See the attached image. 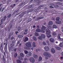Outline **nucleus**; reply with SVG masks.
Wrapping results in <instances>:
<instances>
[{
    "label": "nucleus",
    "mask_w": 63,
    "mask_h": 63,
    "mask_svg": "<svg viewBox=\"0 0 63 63\" xmlns=\"http://www.w3.org/2000/svg\"><path fill=\"white\" fill-rule=\"evenodd\" d=\"M26 45L27 47V48L26 47H25L24 48L25 49L29 50V49H31V51H33L34 50V49H33L32 47V46L30 42H27L26 44Z\"/></svg>",
    "instance_id": "1"
},
{
    "label": "nucleus",
    "mask_w": 63,
    "mask_h": 63,
    "mask_svg": "<svg viewBox=\"0 0 63 63\" xmlns=\"http://www.w3.org/2000/svg\"><path fill=\"white\" fill-rule=\"evenodd\" d=\"M46 36L48 38H49L50 37H51L52 36L50 34V30L48 29H46ZM48 35H49L48 36Z\"/></svg>",
    "instance_id": "2"
},
{
    "label": "nucleus",
    "mask_w": 63,
    "mask_h": 63,
    "mask_svg": "<svg viewBox=\"0 0 63 63\" xmlns=\"http://www.w3.org/2000/svg\"><path fill=\"white\" fill-rule=\"evenodd\" d=\"M20 57L19 56H18V58L20 60H23V58L22 57H24V54L22 53H21L20 54Z\"/></svg>",
    "instance_id": "3"
},
{
    "label": "nucleus",
    "mask_w": 63,
    "mask_h": 63,
    "mask_svg": "<svg viewBox=\"0 0 63 63\" xmlns=\"http://www.w3.org/2000/svg\"><path fill=\"white\" fill-rule=\"evenodd\" d=\"M41 36L39 37L38 39L40 40H42L43 39H45L46 38V35L44 34H42L41 35Z\"/></svg>",
    "instance_id": "4"
},
{
    "label": "nucleus",
    "mask_w": 63,
    "mask_h": 63,
    "mask_svg": "<svg viewBox=\"0 0 63 63\" xmlns=\"http://www.w3.org/2000/svg\"><path fill=\"white\" fill-rule=\"evenodd\" d=\"M46 29V27L44 26H42L41 28V32L42 33H45Z\"/></svg>",
    "instance_id": "5"
},
{
    "label": "nucleus",
    "mask_w": 63,
    "mask_h": 63,
    "mask_svg": "<svg viewBox=\"0 0 63 63\" xmlns=\"http://www.w3.org/2000/svg\"><path fill=\"white\" fill-rule=\"evenodd\" d=\"M53 24V22L52 21H50L48 23V25L47 26V27L49 29H51V27L49 25H52Z\"/></svg>",
    "instance_id": "6"
},
{
    "label": "nucleus",
    "mask_w": 63,
    "mask_h": 63,
    "mask_svg": "<svg viewBox=\"0 0 63 63\" xmlns=\"http://www.w3.org/2000/svg\"><path fill=\"white\" fill-rule=\"evenodd\" d=\"M29 60L32 63H34L35 62V59L32 57H31L29 59Z\"/></svg>",
    "instance_id": "7"
},
{
    "label": "nucleus",
    "mask_w": 63,
    "mask_h": 63,
    "mask_svg": "<svg viewBox=\"0 0 63 63\" xmlns=\"http://www.w3.org/2000/svg\"><path fill=\"white\" fill-rule=\"evenodd\" d=\"M44 49L46 51H47L49 50V48L47 46H46L44 47Z\"/></svg>",
    "instance_id": "8"
},
{
    "label": "nucleus",
    "mask_w": 63,
    "mask_h": 63,
    "mask_svg": "<svg viewBox=\"0 0 63 63\" xmlns=\"http://www.w3.org/2000/svg\"><path fill=\"white\" fill-rule=\"evenodd\" d=\"M32 55V53L30 52H28L27 54H26V56L27 57H30Z\"/></svg>",
    "instance_id": "9"
},
{
    "label": "nucleus",
    "mask_w": 63,
    "mask_h": 63,
    "mask_svg": "<svg viewBox=\"0 0 63 63\" xmlns=\"http://www.w3.org/2000/svg\"><path fill=\"white\" fill-rule=\"evenodd\" d=\"M50 42L51 43H53L54 42V39L53 38H50L49 40Z\"/></svg>",
    "instance_id": "10"
},
{
    "label": "nucleus",
    "mask_w": 63,
    "mask_h": 63,
    "mask_svg": "<svg viewBox=\"0 0 63 63\" xmlns=\"http://www.w3.org/2000/svg\"><path fill=\"white\" fill-rule=\"evenodd\" d=\"M60 36H61V34H59L58 35V38L59 40H61V41H62V40H63V39H62L60 37Z\"/></svg>",
    "instance_id": "11"
},
{
    "label": "nucleus",
    "mask_w": 63,
    "mask_h": 63,
    "mask_svg": "<svg viewBox=\"0 0 63 63\" xmlns=\"http://www.w3.org/2000/svg\"><path fill=\"white\" fill-rule=\"evenodd\" d=\"M48 53L45 52L43 53V54L44 56H47V55H48Z\"/></svg>",
    "instance_id": "12"
},
{
    "label": "nucleus",
    "mask_w": 63,
    "mask_h": 63,
    "mask_svg": "<svg viewBox=\"0 0 63 63\" xmlns=\"http://www.w3.org/2000/svg\"><path fill=\"white\" fill-rule=\"evenodd\" d=\"M51 52L53 53H54L55 52V51L53 48H52L51 49Z\"/></svg>",
    "instance_id": "13"
},
{
    "label": "nucleus",
    "mask_w": 63,
    "mask_h": 63,
    "mask_svg": "<svg viewBox=\"0 0 63 63\" xmlns=\"http://www.w3.org/2000/svg\"><path fill=\"white\" fill-rule=\"evenodd\" d=\"M59 46L60 47L63 48V42H62V43H60L59 45Z\"/></svg>",
    "instance_id": "14"
},
{
    "label": "nucleus",
    "mask_w": 63,
    "mask_h": 63,
    "mask_svg": "<svg viewBox=\"0 0 63 63\" xmlns=\"http://www.w3.org/2000/svg\"><path fill=\"white\" fill-rule=\"evenodd\" d=\"M36 32H42V30H40V29H37L36 30Z\"/></svg>",
    "instance_id": "15"
},
{
    "label": "nucleus",
    "mask_w": 63,
    "mask_h": 63,
    "mask_svg": "<svg viewBox=\"0 0 63 63\" xmlns=\"http://www.w3.org/2000/svg\"><path fill=\"white\" fill-rule=\"evenodd\" d=\"M52 28L53 29L54 28L56 29V28H57V27L56 25H53Z\"/></svg>",
    "instance_id": "16"
},
{
    "label": "nucleus",
    "mask_w": 63,
    "mask_h": 63,
    "mask_svg": "<svg viewBox=\"0 0 63 63\" xmlns=\"http://www.w3.org/2000/svg\"><path fill=\"white\" fill-rule=\"evenodd\" d=\"M56 23L58 24H61V22L60 21H56Z\"/></svg>",
    "instance_id": "17"
},
{
    "label": "nucleus",
    "mask_w": 63,
    "mask_h": 63,
    "mask_svg": "<svg viewBox=\"0 0 63 63\" xmlns=\"http://www.w3.org/2000/svg\"><path fill=\"white\" fill-rule=\"evenodd\" d=\"M32 46L34 47H36V44L35 42H33L32 43Z\"/></svg>",
    "instance_id": "18"
},
{
    "label": "nucleus",
    "mask_w": 63,
    "mask_h": 63,
    "mask_svg": "<svg viewBox=\"0 0 63 63\" xmlns=\"http://www.w3.org/2000/svg\"><path fill=\"white\" fill-rule=\"evenodd\" d=\"M28 40V38H27V37H26L24 40V42H26Z\"/></svg>",
    "instance_id": "19"
},
{
    "label": "nucleus",
    "mask_w": 63,
    "mask_h": 63,
    "mask_svg": "<svg viewBox=\"0 0 63 63\" xmlns=\"http://www.w3.org/2000/svg\"><path fill=\"white\" fill-rule=\"evenodd\" d=\"M55 47L58 50H60V49H61V48H60V47H59L55 46Z\"/></svg>",
    "instance_id": "20"
},
{
    "label": "nucleus",
    "mask_w": 63,
    "mask_h": 63,
    "mask_svg": "<svg viewBox=\"0 0 63 63\" xmlns=\"http://www.w3.org/2000/svg\"><path fill=\"white\" fill-rule=\"evenodd\" d=\"M33 56L34 58H37L38 57V56L35 54H33Z\"/></svg>",
    "instance_id": "21"
},
{
    "label": "nucleus",
    "mask_w": 63,
    "mask_h": 63,
    "mask_svg": "<svg viewBox=\"0 0 63 63\" xmlns=\"http://www.w3.org/2000/svg\"><path fill=\"white\" fill-rule=\"evenodd\" d=\"M12 43L13 44H13H12L11 45V47H14V45H15V41H13L12 42Z\"/></svg>",
    "instance_id": "22"
},
{
    "label": "nucleus",
    "mask_w": 63,
    "mask_h": 63,
    "mask_svg": "<svg viewBox=\"0 0 63 63\" xmlns=\"http://www.w3.org/2000/svg\"><path fill=\"white\" fill-rule=\"evenodd\" d=\"M42 60V58L41 56H40L39 57V59H38L39 61H40Z\"/></svg>",
    "instance_id": "23"
},
{
    "label": "nucleus",
    "mask_w": 63,
    "mask_h": 63,
    "mask_svg": "<svg viewBox=\"0 0 63 63\" xmlns=\"http://www.w3.org/2000/svg\"><path fill=\"white\" fill-rule=\"evenodd\" d=\"M17 63H21V61L19 60H17Z\"/></svg>",
    "instance_id": "24"
},
{
    "label": "nucleus",
    "mask_w": 63,
    "mask_h": 63,
    "mask_svg": "<svg viewBox=\"0 0 63 63\" xmlns=\"http://www.w3.org/2000/svg\"><path fill=\"white\" fill-rule=\"evenodd\" d=\"M24 52L25 53V54H27V53H28V51L25 50L24 51Z\"/></svg>",
    "instance_id": "25"
},
{
    "label": "nucleus",
    "mask_w": 63,
    "mask_h": 63,
    "mask_svg": "<svg viewBox=\"0 0 63 63\" xmlns=\"http://www.w3.org/2000/svg\"><path fill=\"white\" fill-rule=\"evenodd\" d=\"M56 19L57 21H58V20H59L60 19V17H56Z\"/></svg>",
    "instance_id": "26"
},
{
    "label": "nucleus",
    "mask_w": 63,
    "mask_h": 63,
    "mask_svg": "<svg viewBox=\"0 0 63 63\" xmlns=\"http://www.w3.org/2000/svg\"><path fill=\"white\" fill-rule=\"evenodd\" d=\"M48 54L47 55V56L48 57L50 58V57H51V55L49 53H48Z\"/></svg>",
    "instance_id": "27"
},
{
    "label": "nucleus",
    "mask_w": 63,
    "mask_h": 63,
    "mask_svg": "<svg viewBox=\"0 0 63 63\" xmlns=\"http://www.w3.org/2000/svg\"><path fill=\"white\" fill-rule=\"evenodd\" d=\"M35 35L36 36H39V33L37 32H35Z\"/></svg>",
    "instance_id": "28"
},
{
    "label": "nucleus",
    "mask_w": 63,
    "mask_h": 63,
    "mask_svg": "<svg viewBox=\"0 0 63 63\" xmlns=\"http://www.w3.org/2000/svg\"><path fill=\"white\" fill-rule=\"evenodd\" d=\"M33 40H34V41H37V38H36V37L35 36L33 37Z\"/></svg>",
    "instance_id": "29"
},
{
    "label": "nucleus",
    "mask_w": 63,
    "mask_h": 63,
    "mask_svg": "<svg viewBox=\"0 0 63 63\" xmlns=\"http://www.w3.org/2000/svg\"><path fill=\"white\" fill-rule=\"evenodd\" d=\"M27 30H26L25 31V32H24V34H27Z\"/></svg>",
    "instance_id": "30"
},
{
    "label": "nucleus",
    "mask_w": 63,
    "mask_h": 63,
    "mask_svg": "<svg viewBox=\"0 0 63 63\" xmlns=\"http://www.w3.org/2000/svg\"><path fill=\"white\" fill-rule=\"evenodd\" d=\"M21 29V28H20V27H19L18 28V31H20V30H20Z\"/></svg>",
    "instance_id": "31"
},
{
    "label": "nucleus",
    "mask_w": 63,
    "mask_h": 63,
    "mask_svg": "<svg viewBox=\"0 0 63 63\" xmlns=\"http://www.w3.org/2000/svg\"><path fill=\"white\" fill-rule=\"evenodd\" d=\"M18 37H19L20 38H22L23 37V36L21 35H19L18 36Z\"/></svg>",
    "instance_id": "32"
},
{
    "label": "nucleus",
    "mask_w": 63,
    "mask_h": 63,
    "mask_svg": "<svg viewBox=\"0 0 63 63\" xmlns=\"http://www.w3.org/2000/svg\"><path fill=\"white\" fill-rule=\"evenodd\" d=\"M14 48L13 47H12L10 48V50H14Z\"/></svg>",
    "instance_id": "33"
},
{
    "label": "nucleus",
    "mask_w": 63,
    "mask_h": 63,
    "mask_svg": "<svg viewBox=\"0 0 63 63\" xmlns=\"http://www.w3.org/2000/svg\"><path fill=\"white\" fill-rule=\"evenodd\" d=\"M53 36H55L56 35V33L54 32H53Z\"/></svg>",
    "instance_id": "34"
},
{
    "label": "nucleus",
    "mask_w": 63,
    "mask_h": 63,
    "mask_svg": "<svg viewBox=\"0 0 63 63\" xmlns=\"http://www.w3.org/2000/svg\"><path fill=\"white\" fill-rule=\"evenodd\" d=\"M2 60H3L4 62V63H6V59H2Z\"/></svg>",
    "instance_id": "35"
},
{
    "label": "nucleus",
    "mask_w": 63,
    "mask_h": 63,
    "mask_svg": "<svg viewBox=\"0 0 63 63\" xmlns=\"http://www.w3.org/2000/svg\"><path fill=\"white\" fill-rule=\"evenodd\" d=\"M44 18V17H39V19H43V18Z\"/></svg>",
    "instance_id": "36"
},
{
    "label": "nucleus",
    "mask_w": 63,
    "mask_h": 63,
    "mask_svg": "<svg viewBox=\"0 0 63 63\" xmlns=\"http://www.w3.org/2000/svg\"><path fill=\"white\" fill-rule=\"evenodd\" d=\"M46 42L48 45H50V44L49 43V41H47Z\"/></svg>",
    "instance_id": "37"
},
{
    "label": "nucleus",
    "mask_w": 63,
    "mask_h": 63,
    "mask_svg": "<svg viewBox=\"0 0 63 63\" xmlns=\"http://www.w3.org/2000/svg\"><path fill=\"white\" fill-rule=\"evenodd\" d=\"M11 16V15L10 14L7 17H8V18H10Z\"/></svg>",
    "instance_id": "38"
},
{
    "label": "nucleus",
    "mask_w": 63,
    "mask_h": 63,
    "mask_svg": "<svg viewBox=\"0 0 63 63\" xmlns=\"http://www.w3.org/2000/svg\"><path fill=\"white\" fill-rule=\"evenodd\" d=\"M43 44L44 45H45V46H46V43L45 42H44L43 43Z\"/></svg>",
    "instance_id": "39"
},
{
    "label": "nucleus",
    "mask_w": 63,
    "mask_h": 63,
    "mask_svg": "<svg viewBox=\"0 0 63 63\" xmlns=\"http://www.w3.org/2000/svg\"><path fill=\"white\" fill-rule=\"evenodd\" d=\"M43 5H41L40 6H39L38 7V8L40 9V8H41V7H43Z\"/></svg>",
    "instance_id": "40"
},
{
    "label": "nucleus",
    "mask_w": 63,
    "mask_h": 63,
    "mask_svg": "<svg viewBox=\"0 0 63 63\" xmlns=\"http://www.w3.org/2000/svg\"><path fill=\"white\" fill-rule=\"evenodd\" d=\"M17 56V53H16L15 55V57H16Z\"/></svg>",
    "instance_id": "41"
},
{
    "label": "nucleus",
    "mask_w": 63,
    "mask_h": 63,
    "mask_svg": "<svg viewBox=\"0 0 63 63\" xmlns=\"http://www.w3.org/2000/svg\"><path fill=\"white\" fill-rule=\"evenodd\" d=\"M7 44H6V45H5V48H7Z\"/></svg>",
    "instance_id": "42"
},
{
    "label": "nucleus",
    "mask_w": 63,
    "mask_h": 63,
    "mask_svg": "<svg viewBox=\"0 0 63 63\" xmlns=\"http://www.w3.org/2000/svg\"><path fill=\"white\" fill-rule=\"evenodd\" d=\"M22 63H27V62L26 61H24Z\"/></svg>",
    "instance_id": "43"
},
{
    "label": "nucleus",
    "mask_w": 63,
    "mask_h": 63,
    "mask_svg": "<svg viewBox=\"0 0 63 63\" xmlns=\"http://www.w3.org/2000/svg\"><path fill=\"white\" fill-rule=\"evenodd\" d=\"M24 60H27V61L28 60V59H27V58H25L24 59Z\"/></svg>",
    "instance_id": "44"
},
{
    "label": "nucleus",
    "mask_w": 63,
    "mask_h": 63,
    "mask_svg": "<svg viewBox=\"0 0 63 63\" xmlns=\"http://www.w3.org/2000/svg\"><path fill=\"white\" fill-rule=\"evenodd\" d=\"M61 55L62 56H63V52L61 53Z\"/></svg>",
    "instance_id": "45"
},
{
    "label": "nucleus",
    "mask_w": 63,
    "mask_h": 63,
    "mask_svg": "<svg viewBox=\"0 0 63 63\" xmlns=\"http://www.w3.org/2000/svg\"><path fill=\"white\" fill-rule=\"evenodd\" d=\"M38 51H40V49H37L36 50V51L37 52Z\"/></svg>",
    "instance_id": "46"
},
{
    "label": "nucleus",
    "mask_w": 63,
    "mask_h": 63,
    "mask_svg": "<svg viewBox=\"0 0 63 63\" xmlns=\"http://www.w3.org/2000/svg\"><path fill=\"white\" fill-rule=\"evenodd\" d=\"M45 59L46 60H47V59H48V58L47 57H45Z\"/></svg>",
    "instance_id": "47"
},
{
    "label": "nucleus",
    "mask_w": 63,
    "mask_h": 63,
    "mask_svg": "<svg viewBox=\"0 0 63 63\" xmlns=\"http://www.w3.org/2000/svg\"><path fill=\"white\" fill-rule=\"evenodd\" d=\"M4 59H5V58H4V56H3L2 60Z\"/></svg>",
    "instance_id": "48"
},
{
    "label": "nucleus",
    "mask_w": 63,
    "mask_h": 63,
    "mask_svg": "<svg viewBox=\"0 0 63 63\" xmlns=\"http://www.w3.org/2000/svg\"><path fill=\"white\" fill-rule=\"evenodd\" d=\"M15 6H16V4H14L13 5V7L12 6V8H13L14 7H15Z\"/></svg>",
    "instance_id": "49"
},
{
    "label": "nucleus",
    "mask_w": 63,
    "mask_h": 63,
    "mask_svg": "<svg viewBox=\"0 0 63 63\" xmlns=\"http://www.w3.org/2000/svg\"><path fill=\"white\" fill-rule=\"evenodd\" d=\"M16 48H15L14 49V51H16Z\"/></svg>",
    "instance_id": "50"
},
{
    "label": "nucleus",
    "mask_w": 63,
    "mask_h": 63,
    "mask_svg": "<svg viewBox=\"0 0 63 63\" xmlns=\"http://www.w3.org/2000/svg\"><path fill=\"white\" fill-rule=\"evenodd\" d=\"M32 7V6L31 5H30L29 6V8H31Z\"/></svg>",
    "instance_id": "51"
},
{
    "label": "nucleus",
    "mask_w": 63,
    "mask_h": 63,
    "mask_svg": "<svg viewBox=\"0 0 63 63\" xmlns=\"http://www.w3.org/2000/svg\"><path fill=\"white\" fill-rule=\"evenodd\" d=\"M49 7L50 8H54V7L52 6H50Z\"/></svg>",
    "instance_id": "52"
},
{
    "label": "nucleus",
    "mask_w": 63,
    "mask_h": 63,
    "mask_svg": "<svg viewBox=\"0 0 63 63\" xmlns=\"http://www.w3.org/2000/svg\"><path fill=\"white\" fill-rule=\"evenodd\" d=\"M4 8H3L1 10L2 12H3V11H4Z\"/></svg>",
    "instance_id": "53"
},
{
    "label": "nucleus",
    "mask_w": 63,
    "mask_h": 63,
    "mask_svg": "<svg viewBox=\"0 0 63 63\" xmlns=\"http://www.w3.org/2000/svg\"><path fill=\"white\" fill-rule=\"evenodd\" d=\"M50 5H51V6H53V5H54V4L53 3H52L50 4Z\"/></svg>",
    "instance_id": "54"
},
{
    "label": "nucleus",
    "mask_w": 63,
    "mask_h": 63,
    "mask_svg": "<svg viewBox=\"0 0 63 63\" xmlns=\"http://www.w3.org/2000/svg\"><path fill=\"white\" fill-rule=\"evenodd\" d=\"M52 20H55V19L53 18H52Z\"/></svg>",
    "instance_id": "55"
},
{
    "label": "nucleus",
    "mask_w": 63,
    "mask_h": 63,
    "mask_svg": "<svg viewBox=\"0 0 63 63\" xmlns=\"http://www.w3.org/2000/svg\"><path fill=\"white\" fill-rule=\"evenodd\" d=\"M16 35H17V33H18V32L17 31L16 32Z\"/></svg>",
    "instance_id": "56"
},
{
    "label": "nucleus",
    "mask_w": 63,
    "mask_h": 63,
    "mask_svg": "<svg viewBox=\"0 0 63 63\" xmlns=\"http://www.w3.org/2000/svg\"><path fill=\"white\" fill-rule=\"evenodd\" d=\"M59 1H60V2H61L63 0H58Z\"/></svg>",
    "instance_id": "57"
},
{
    "label": "nucleus",
    "mask_w": 63,
    "mask_h": 63,
    "mask_svg": "<svg viewBox=\"0 0 63 63\" xmlns=\"http://www.w3.org/2000/svg\"><path fill=\"white\" fill-rule=\"evenodd\" d=\"M61 59H63V57H61Z\"/></svg>",
    "instance_id": "58"
},
{
    "label": "nucleus",
    "mask_w": 63,
    "mask_h": 63,
    "mask_svg": "<svg viewBox=\"0 0 63 63\" xmlns=\"http://www.w3.org/2000/svg\"><path fill=\"white\" fill-rule=\"evenodd\" d=\"M19 43V42L18 41L17 43V45H18Z\"/></svg>",
    "instance_id": "59"
},
{
    "label": "nucleus",
    "mask_w": 63,
    "mask_h": 63,
    "mask_svg": "<svg viewBox=\"0 0 63 63\" xmlns=\"http://www.w3.org/2000/svg\"><path fill=\"white\" fill-rule=\"evenodd\" d=\"M36 27V26H33V28H35Z\"/></svg>",
    "instance_id": "60"
},
{
    "label": "nucleus",
    "mask_w": 63,
    "mask_h": 63,
    "mask_svg": "<svg viewBox=\"0 0 63 63\" xmlns=\"http://www.w3.org/2000/svg\"><path fill=\"white\" fill-rule=\"evenodd\" d=\"M55 43H56V44H57L58 43V42L57 41H56L55 42Z\"/></svg>",
    "instance_id": "61"
},
{
    "label": "nucleus",
    "mask_w": 63,
    "mask_h": 63,
    "mask_svg": "<svg viewBox=\"0 0 63 63\" xmlns=\"http://www.w3.org/2000/svg\"><path fill=\"white\" fill-rule=\"evenodd\" d=\"M46 23H44V25H46Z\"/></svg>",
    "instance_id": "62"
},
{
    "label": "nucleus",
    "mask_w": 63,
    "mask_h": 63,
    "mask_svg": "<svg viewBox=\"0 0 63 63\" xmlns=\"http://www.w3.org/2000/svg\"><path fill=\"white\" fill-rule=\"evenodd\" d=\"M21 44H19V46H21Z\"/></svg>",
    "instance_id": "63"
},
{
    "label": "nucleus",
    "mask_w": 63,
    "mask_h": 63,
    "mask_svg": "<svg viewBox=\"0 0 63 63\" xmlns=\"http://www.w3.org/2000/svg\"><path fill=\"white\" fill-rule=\"evenodd\" d=\"M37 28H39V26L38 25L37 26Z\"/></svg>",
    "instance_id": "64"
}]
</instances>
